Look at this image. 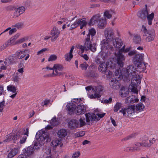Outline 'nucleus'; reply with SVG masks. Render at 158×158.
Masks as SVG:
<instances>
[{
    "label": "nucleus",
    "mask_w": 158,
    "mask_h": 158,
    "mask_svg": "<svg viewBox=\"0 0 158 158\" xmlns=\"http://www.w3.org/2000/svg\"><path fill=\"white\" fill-rule=\"evenodd\" d=\"M26 131L27 132L25 133L22 135H21L20 137V140L19 141L20 144L24 143L27 139V136H28V129H26Z\"/></svg>",
    "instance_id": "a878e982"
},
{
    "label": "nucleus",
    "mask_w": 158,
    "mask_h": 158,
    "mask_svg": "<svg viewBox=\"0 0 158 158\" xmlns=\"http://www.w3.org/2000/svg\"><path fill=\"white\" fill-rule=\"evenodd\" d=\"M99 71L102 73H106L107 69V65L105 62L102 63L98 68Z\"/></svg>",
    "instance_id": "5701e85b"
},
{
    "label": "nucleus",
    "mask_w": 158,
    "mask_h": 158,
    "mask_svg": "<svg viewBox=\"0 0 158 158\" xmlns=\"http://www.w3.org/2000/svg\"><path fill=\"white\" fill-rule=\"evenodd\" d=\"M28 40V38L27 37H25L15 41L14 42V44H13L15 45L20 44L24 42L26 40Z\"/></svg>",
    "instance_id": "a18cd8bd"
},
{
    "label": "nucleus",
    "mask_w": 158,
    "mask_h": 158,
    "mask_svg": "<svg viewBox=\"0 0 158 158\" xmlns=\"http://www.w3.org/2000/svg\"><path fill=\"white\" fill-rule=\"evenodd\" d=\"M138 80H131V85L130 89H131V91L135 94H137L138 93L137 87L141 82V80L140 79V82H138Z\"/></svg>",
    "instance_id": "9b49d317"
},
{
    "label": "nucleus",
    "mask_w": 158,
    "mask_h": 158,
    "mask_svg": "<svg viewBox=\"0 0 158 158\" xmlns=\"http://www.w3.org/2000/svg\"><path fill=\"white\" fill-rule=\"evenodd\" d=\"M60 32L58 29L56 27H53L51 31L50 35H52L51 41L52 42L55 41L59 37Z\"/></svg>",
    "instance_id": "9d476101"
},
{
    "label": "nucleus",
    "mask_w": 158,
    "mask_h": 158,
    "mask_svg": "<svg viewBox=\"0 0 158 158\" xmlns=\"http://www.w3.org/2000/svg\"><path fill=\"white\" fill-rule=\"evenodd\" d=\"M36 138L40 143L44 144L48 141H50L51 139L47 132L42 130L40 131L36 135Z\"/></svg>",
    "instance_id": "20e7f679"
},
{
    "label": "nucleus",
    "mask_w": 158,
    "mask_h": 158,
    "mask_svg": "<svg viewBox=\"0 0 158 158\" xmlns=\"http://www.w3.org/2000/svg\"><path fill=\"white\" fill-rule=\"evenodd\" d=\"M101 15L99 14H97L94 16L90 19L89 24L90 25H92L95 23H98Z\"/></svg>",
    "instance_id": "f3484780"
},
{
    "label": "nucleus",
    "mask_w": 158,
    "mask_h": 158,
    "mask_svg": "<svg viewBox=\"0 0 158 158\" xmlns=\"http://www.w3.org/2000/svg\"><path fill=\"white\" fill-rule=\"evenodd\" d=\"M88 66V64L85 62H84L83 63L81 64L80 65V67L82 70H85Z\"/></svg>",
    "instance_id": "6e6d98bb"
},
{
    "label": "nucleus",
    "mask_w": 158,
    "mask_h": 158,
    "mask_svg": "<svg viewBox=\"0 0 158 158\" xmlns=\"http://www.w3.org/2000/svg\"><path fill=\"white\" fill-rule=\"evenodd\" d=\"M136 68L133 65H131L128 66L126 69V72L123 75V80L125 81H129L131 79L133 80H138V82H140V76L137 73Z\"/></svg>",
    "instance_id": "f03ea898"
},
{
    "label": "nucleus",
    "mask_w": 158,
    "mask_h": 158,
    "mask_svg": "<svg viewBox=\"0 0 158 158\" xmlns=\"http://www.w3.org/2000/svg\"><path fill=\"white\" fill-rule=\"evenodd\" d=\"M114 74L115 78H117L119 80L122 79H123V76L122 75L121 70L120 69L116 70L114 73Z\"/></svg>",
    "instance_id": "f704fd0d"
},
{
    "label": "nucleus",
    "mask_w": 158,
    "mask_h": 158,
    "mask_svg": "<svg viewBox=\"0 0 158 158\" xmlns=\"http://www.w3.org/2000/svg\"><path fill=\"white\" fill-rule=\"evenodd\" d=\"M69 126L72 129L78 127L79 125L77 123V120H73L69 122Z\"/></svg>",
    "instance_id": "393cba45"
},
{
    "label": "nucleus",
    "mask_w": 158,
    "mask_h": 158,
    "mask_svg": "<svg viewBox=\"0 0 158 158\" xmlns=\"http://www.w3.org/2000/svg\"><path fill=\"white\" fill-rule=\"evenodd\" d=\"M15 7L13 6L10 5L5 7L6 10L7 11H12L14 10Z\"/></svg>",
    "instance_id": "e2e57ef3"
},
{
    "label": "nucleus",
    "mask_w": 158,
    "mask_h": 158,
    "mask_svg": "<svg viewBox=\"0 0 158 158\" xmlns=\"http://www.w3.org/2000/svg\"><path fill=\"white\" fill-rule=\"evenodd\" d=\"M127 100L129 103H133L135 102H137L139 100L136 98L135 96L133 95L130 96L127 98Z\"/></svg>",
    "instance_id": "c9c22d12"
},
{
    "label": "nucleus",
    "mask_w": 158,
    "mask_h": 158,
    "mask_svg": "<svg viewBox=\"0 0 158 158\" xmlns=\"http://www.w3.org/2000/svg\"><path fill=\"white\" fill-rule=\"evenodd\" d=\"M7 89L8 91H10L12 92L13 93H16V87L15 86L10 85L8 86L7 87Z\"/></svg>",
    "instance_id": "79ce46f5"
},
{
    "label": "nucleus",
    "mask_w": 158,
    "mask_h": 158,
    "mask_svg": "<svg viewBox=\"0 0 158 158\" xmlns=\"http://www.w3.org/2000/svg\"><path fill=\"white\" fill-rule=\"evenodd\" d=\"M18 152V149L17 148L12 149L9 152L8 155V157L9 158H11L15 156Z\"/></svg>",
    "instance_id": "58836bf2"
},
{
    "label": "nucleus",
    "mask_w": 158,
    "mask_h": 158,
    "mask_svg": "<svg viewBox=\"0 0 158 158\" xmlns=\"http://www.w3.org/2000/svg\"><path fill=\"white\" fill-rule=\"evenodd\" d=\"M92 89L93 91L95 93H97L100 94L103 89V87L100 85L96 86H94L92 87Z\"/></svg>",
    "instance_id": "bb28decb"
},
{
    "label": "nucleus",
    "mask_w": 158,
    "mask_h": 158,
    "mask_svg": "<svg viewBox=\"0 0 158 158\" xmlns=\"http://www.w3.org/2000/svg\"><path fill=\"white\" fill-rule=\"evenodd\" d=\"M50 123L52 126H56L58 124L59 122L56 119V117H54L51 120Z\"/></svg>",
    "instance_id": "603ef678"
},
{
    "label": "nucleus",
    "mask_w": 158,
    "mask_h": 158,
    "mask_svg": "<svg viewBox=\"0 0 158 158\" xmlns=\"http://www.w3.org/2000/svg\"><path fill=\"white\" fill-rule=\"evenodd\" d=\"M80 155V152H77L73 154L72 158H78Z\"/></svg>",
    "instance_id": "774afa93"
},
{
    "label": "nucleus",
    "mask_w": 158,
    "mask_h": 158,
    "mask_svg": "<svg viewBox=\"0 0 158 158\" xmlns=\"http://www.w3.org/2000/svg\"><path fill=\"white\" fill-rule=\"evenodd\" d=\"M125 46H124L119 51V54L117 56V63L118 65L123 67L124 65V61L125 60V57L121 52H123L125 50Z\"/></svg>",
    "instance_id": "0eeeda50"
},
{
    "label": "nucleus",
    "mask_w": 158,
    "mask_h": 158,
    "mask_svg": "<svg viewBox=\"0 0 158 158\" xmlns=\"http://www.w3.org/2000/svg\"><path fill=\"white\" fill-rule=\"evenodd\" d=\"M86 121L87 122L98 120V118L95 114L92 113H88L85 114Z\"/></svg>",
    "instance_id": "ddd939ff"
},
{
    "label": "nucleus",
    "mask_w": 158,
    "mask_h": 158,
    "mask_svg": "<svg viewBox=\"0 0 158 158\" xmlns=\"http://www.w3.org/2000/svg\"><path fill=\"white\" fill-rule=\"evenodd\" d=\"M110 85L112 88L115 89H119L120 87V83L116 79H112L110 83Z\"/></svg>",
    "instance_id": "4468645a"
},
{
    "label": "nucleus",
    "mask_w": 158,
    "mask_h": 158,
    "mask_svg": "<svg viewBox=\"0 0 158 158\" xmlns=\"http://www.w3.org/2000/svg\"><path fill=\"white\" fill-rule=\"evenodd\" d=\"M21 77L22 74L17 73L13 78L14 81L15 82H18L19 81Z\"/></svg>",
    "instance_id": "de8ad7c7"
},
{
    "label": "nucleus",
    "mask_w": 158,
    "mask_h": 158,
    "mask_svg": "<svg viewBox=\"0 0 158 158\" xmlns=\"http://www.w3.org/2000/svg\"><path fill=\"white\" fill-rule=\"evenodd\" d=\"M78 124L79 125V127H81L85 125L86 124L85 119L84 117L81 118L79 120H77Z\"/></svg>",
    "instance_id": "a19ab883"
},
{
    "label": "nucleus",
    "mask_w": 158,
    "mask_h": 158,
    "mask_svg": "<svg viewBox=\"0 0 158 158\" xmlns=\"http://www.w3.org/2000/svg\"><path fill=\"white\" fill-rule=\"evenodd\" d=\"M89 38L86 39V41H85V50H90L91 51L94 52L96 50V46L95 44H92L91 41H89Z\"/></svg>",
    "instance_id": "6e6552de"
},
{
    "label": "nucleus",
    "mask_w": 158,
    "mask_h": 158,
    "mask_svg": "<svg viewBox=\"0 0 158 158\" xmlns=\"http://www.w3.org/2000/svg\"><path fill=\"white\" fill-rule=\"evenodd\" d=\"M23 23H22L19 22L15 24L14 27H16L18 28H20L23 27Z\"/></svg>",
    "instance_id": "69168bd1"
},
{
    "label": "nucleus",
    "mask_w": 158,
    "mask_h": 158,
    "mask_svg": "<svg viewBox=\"0 0 158 158\" xmlns=\"http://www.w3.org/2000/svg\"><path fill=\"white\" fill-rule=\"evenodd\" d=\"M147 5H145V9L139 11L138 13V16L140 18L143 19H145L148 14L147 10Z\"/></svg>",
    "instance_id": "a211bd4d"
},
{
    "label": "nucleus",
    "mask_w": 158,
    "mask_h": 158,
    "mask_svg": "<svg viewBox=\"0 0 158 158\" xmlns=\"http://www.w3.org/2000/svg\"><path fill=\"white\" fill-rule=\"evenodd\" d=\"M133 41L136 44L139 43L141 41L140 36L138 35H135L133 38Z\"/></svg>",
    "instance_id": "09e8293b"
},
{
    "label": "nucleus",
    "mask_w": 158,
    "mask_h": 158,
    "mask_svg": "<svg viewBox=\"0 0 158 158\" xmlns=\"http://www.w3.org/2000/svg\"><path fill=\"white\" fill-rule=\"evenodd\" d=\"M49 104H51L50 103V100H45L42 102V105L43 106H47L49 105Z\"/></svg>",
    "instance_id": "052dcab7"
},
{
    "label": "nucleus",
    "mask_w": 158,
    "mask_h": 158,
    "mask_svg": "<svg viewBox=\"0 0 158 158\" xmlns=\"http://www.w3.org/2000/svg\"><path fill=\"white\" fill-rule=\"evenodd\" d=\"M116 40L114 39L113 41H110L104 39L101 41V52L103 57L105 58L108 56V54H106V53H108V51L110 50H113V46L117 49H119L121 47V46L118 47L117 46H116L117 44H118V43H116Z\"/></svg>",
    "instance_id": "f257e3e1"
},
{
    "label": "nucleus",
    "mask_w": 158,
    "mask_h": 158,
    "mask_svg": "<svg viewBox=\"0 0 158 158\" xmlns=\"http://www.w3.org/2000/svg\"><path fill=\"white\" fill-rule=\"evenodd\" d=\"M143 54H136L134 57V60L137 62H142L143 58Z\"/></svg>",
    "instance_id": "c85d7f7f"
},
{
    "label": "nucleus",
    "mask_w": 158,
    "mask_h": 158,
    "mask_svg": "<svg viewBox=\"0 0 158 158\" xmlns=\"http://www.w3.org/2000/svg\"><path fill=\"white\" fill-rule=\"evenodd\" d=\"M64 57L66 61H70L73 57L72 53L69 52V53L65 54L64 56Z\"/></svg>",
    "instance_id": "8fccbe9b"
},
{
    "label": "nucleus",
    "mask_w": 158,
    "mask_h": 158,
    "mask_svg": "<svg viewBox=\"0 0 158 158\" xmlns=\"http://www.w3.org/2000/svg\"><path fill=\"white\" fill-rule=\"evenodd\" d=\"M86 106L80 105L77 106V114L78 115L83 114L86 110Z\"/></svg>",
    "instance_id": "6ab92c4d"
},
{
    "label": "nucleus",
    "mask_w": 158,
    "mask_h": 158,
    "mask_svg": "<svg viewBox=\"0 0 158 158\" xmlns=\"http://www.w3.org/2000/svg\"><path fill=\"white\" fill-rule=\"evenodd\" d=\"M18 58L15 53L12 56H10L6 60L4 63L6 65H8L9 64L15 63Z\"/></svg>",
    "instance_id": "f8f14e48"
},
{
    "label": "nucleus",
    "mask_w": 158,
    "mask_h": 158,
    "mask_svg": "<svg viewBox=\"0 0 158 158\" xmlns=\"http://www.w3.org/2000/svg\"><path fill=\"white\" fill-rule=\"evenodd\" d=\"M98 27L100 29L104 28L106 25V19L105 18H102L99 19L98 23Z\"/></svg>",
    "instance_id": "412c9836"
},
{
    "label": "nucleus",
    "mask_w": 158,
    "mask_h": 158,
    "mask_svg": "<svg viewBox=\"0 0 158 158\" xmlns=\"http://www.w3.org/2000/svg\"><path fill=\"white\" fill-rule=\"evenodd\" d=\"M123 106V104L121 102H117L114 107V111L117 112L119 109Z\"/></svg>",
    "instance_id": "37998d69"
},
{
    "label": "nucleus",
    "mask_w": 158,
    "mask_h": 158,
    "mask_svg": "<svg viewBox=\"0 0 158 158\" xmlns=\"http://www.w3.org/2000/svg\"><path fill=\"white\" fill-rule=\"evenodd\" d=\"M76 105L74 103H69L66 106L67 110L68 111L69 114H71L75 110Z\"/></svg>",
    "instance_id": "2eb2a0df"
},
{
    "label": "nucleus",
    "mask_w": 158,
    "mask_h": 158,
    "mask_svg": "<svg viewBox=\"0 0 158 158\" xmlns=\"http://www.w3.org/2000/svg\"><path fill=\"white\" fill-rule=\"evenodd\" d=\"M57 58V56L55 55H52L50 56L48 59V61H52L56 60Z\"/></svg>",
    "instance_id": "bf43d9fd"
},
{
    "label": "nucleus",
    "mask_w": 158,
    "mask_h": 158,
    "mask_svg": "<svg viewBox=\"0 0 158 158\" xmlns=\"http://www.w3.org/2000/svg\"><path fill=\"white\" fill-rule=\"evenodd\" d=\"M78 26V24L77 20L73 23H71V25L69 28V30H72L76 28Z\"/></svg>",
    "instance_id": "3c124183"
},
{
    "label": "nucleus",
    "mask_w": 158,
    "mask_h": 158,
    "mask_svg": "<svg viewBox=\"0 0 158 158\" xmlns=\"http://www.w3.org/2000/svg\"><path fill=\"white\" fill-rule=\"evenodd\" d=\"M22 134L19 131L18 132H16L15 133L12 134V140H15L19 139Z\"/></svg>",
    "instance_id": "ea45409f"
},
{
    "label": "nucleus",
    "mask_w": 158,
    "mask_h": 158,
    "mask_svg": "<svg viewBox=\"0 0 158 158\" xmlns=\"http://www.w3.org/2000/svg\"><path fill=\"white\" fill-rule=\"evenodd\" d=\"M67 134V131L64 129H60L57 132L58 135L60 138L65 137Z\"/></svg>",
    "instance_id": "2f4dec72"
},
{
    "label": "nucleus",
    "mask_w": 158,
    "mask_h": 158,
    "mask_svg": "<svg viewBox=\"0 0 158 158\" xmlns=\"http://www.w3.org/2000/svg\"><path fill=\"white\" fill-rule=\"evenodd\" d=\"M34 151V148L33 147H28L25 149V152L24 154L25 156H29L33 154Z\"/></svg>",
    "instance_id": "b1692460"
},
{
    "label": "nucleus",
    "mask_w": 158,
    "mask_h": 158,
    "mask_svg": "<svg viewBox=\"0 0 158 158\" xmlns=\"http://www.w3.org/2000/svg\"><path fill=\"white\" fill-rule=\"evenodd\" d=\"M144 108V105L141 103H138L136 106L135 109L136 110L139 112L142 111Z\"/></svg>",
    "instance_id": "c03bdc74"
},
{
    "label": "nucleus",
    "mask_w": 158,
    "mask_h": 158,
    "mask_svg": "<svg viewBox=\"0 0 158 158\" xmlns=\"http://www.w3.org/2000/svg\"><path fill=\"white\" fill-rule=\"evenodd\" d=\"M78 48L81 51V54H82L84 52V50H85V43H84V46L82 45H79L78 46Z\"/></svg>",
    "instance_id": "680f3d73"
},
{
    "label": "nucleus",
    "mask_w": 158,
    "mask_h": 158,
    "mask_svg": "<svg viewBox=\"0 0 158 158\" xmlns=\"http://www.w3.org/2000/svg\"><path fill=\"white\" fill-rule=\"evenodd\" d=\"M137 67L136 68V71L141 72H144L146 69L145 64L143 62H138L136 63Z\"/></svg>",
    "instance_id": "dca6fc26"
},
{
    "label": "nucleus",
    "mask_w": 158,
    "mask_h": 158,
    "mask_svg": "<svg viewBox=\"0 0 158 158\" xmlns=\"http://www.w3.org/2000/svg\"><path fill=\"white\" fill-rule=\"evenodd\" d=\"M104 35L106 37V40L109 41H113L114 40H116V43H118L116 46L118 47L121 46L122 44V41L121 39L118 37H115L113 30L111 29H106L104 32Z\"/></svg>",
    "instance_id": "7ed1b4c3"
},
{
    "label": "nucleus",
    "mask_w": 158,
    "mask_h": 158,
    "mask_svg": "<svg viewBox=\"0 0 158 158\" xmlns=\"http://www.w3.org/2000/svg\"><path fill=\"white\" fill-rule=\"evenodd\" d=\"M154 138H153L152 140L151 139H147L146 140H145L142 143V147H145L147 148L150 147L151 145L153 143V141H155Z\"/></svg>",
    "instance_id": "aec40b11"
},
{
    "label": "nucleus",
    "mask_w": 158,
    "mask_h": 158,
    "mask_svg": "<svg viewBox=\"0 0 158 158\" xmlns=\"http://www.w3.org/2000/svg\"><path fill=\"white\" fill-rule=\"evenodd\" d=\"M115 12L113 10H106L104 12V15L107 19H109L111 18L113 14L115 15Z\"/></svg>",
    "instance_id": "473e14b6"
},
{
    "label": "nucleus",
    "mask_w": 158,
    "mask_h": 158,
    "mask_svg": "<svg viewBox=\"0 0 158 158\" xmlns=\"http://www.w3.org/2000/svg\"><path fill=\"white\" fill-rule=\"evenodd\" d=\"M64 67L63 65L60 64H56L54 65V71H53V76H60L62 74L61 72H58V71H61L63 70Z\"/></svg>",
    "instance_id": "1a4fd4ad"
},
{
    "label": "nucleus",
    "mask_w": 158,
    "mask_h": 158,
    "mask_svg": "<svg viewBox=\"0 0 158 158\" xmlns=\"http://www.w3.org/2000/svg\"><path fill=\"white\" fill-rule=\"evenodd\" d=\"M154 15L153 13H152L151 14L148 15H147V17L148 22V24L149 25H151L152 24V22L154 18Z\"/></svg>",
    "instance_id": "e433bc0d"
},
{
    "label": "nucleus",
    "mask_w": 158,
    "mask_h": 158,
    "mask_svg": "<svg viewBox=\"0 0 158 158\" xmlns=\"http://www.w3.org/2000/svg\"><path fill=\"white\" fill-rule=\"evenodd\" d=\"M124 150L127 152H134L133 147H127L125 148Z\"/></svg>",
    "instance_id": "0e129e2a"
},
{
    "label": "nucleus",
    "mask_w": 158,
    "mask_h": 158,
    "mask_svg": "<svg viewBox=\"0 0 158 158\" xmlns=\"http://www.w3.org/2000/svg\"><path fill=\"white\" fill-rule=\"evenodd\" d=\"M100 94L97 93H95L94 94H92L90 95L89 96V97L90 98H100Z\"/></svg>",
    "instance_id": "4d7b16f0"
},
{
    "label": "nucleus",
    "mask_w": 158,
    "mask_h": 158,
    "mask_svg": "<svg viewBox=\"0 0 158 158\" xmlns=\"http://www.w3.org/2000/svg\"><path fill=\"white\" fill-rule=\"evenodd\" d=\"M26 51L25 50H22L17 52L15 54L18 59H22L26 55Z\"/></svg>",
    "instance_id": "cd10ccee"
},
{
    "label": "nucleus",
    "mask_w": 158,
    "mask_h": 158,
    "mask_svg": "<svg viewBox=\"0 0 158 158\" xmlns=\"http://www.w3.org/2000/svg\"><path fill=\"white\" fill-rule=\"evenodd\" d=\"M17 9L21 14L23 13L25 10V8L23 6H21Z\"/></svg>",
    "instance_id": "338daca9"
},
{
    "label": "nucleus",
    "mask_w": 158,
    "mask_h": 158,
    "mask_svg": "<svg viewBox=\"0 0 158 158\" xmlns=\"http://www.w3.org/2000/svg\"><path fill=\"white\" fill-rule=\"evenodd\" d=\"M14 10H15V11L13 14V18H16L21 15V14L20 13L17 8H15Z\"/></svg>",
    "instance_id": "864d4df0"
},
{
    "label": "nucleus",
    "mask_w": 158,
    "mask_h": 158,
    "mask_svg": "<svg viewBox=\"0 0 158 158\" xmlns=\"http://www.w3.org/2000/svg\"><path fill=\"white\" fill-rule=\"evenodd\" d=\"M142 147V143L139 142L135 143L133 145L134 152L139 151L141 149Z\"/></svg>",
    "instance_id": "72a5a7b5"
},
{
    "label": "nucleus",
    "mask_w": 158,
    "mask_h": 158,
    "mask_svg": "<svg viewBox=\"0 0 158 158\" xmlns=\"http://www.w3.org/2000/svg\"><path fill=\"white\" fill-rule=\"evenodd\" d=\"M142 30L146 36L145 40L147 42H149L154 40L155 33L154 29H151L148 31L146 27L143 26Z\"/></svg>",
    "instance_id": "39448f33"
},
{
    "label": "nucleus",
    "mask_w": 158,
    "mask_h": 158,
    "mask_svg": "<svg viewBox=\"0 0 158 158\" xmlns=\"http://www.w3.org/2000/svg\"><path fill=\"white\" fill-rule=\"evenodd\" d=\"M119 112L122 113L124 116H127L129 117L132 116L135 114V106H130L127 108H123Z\"/></svg>",
    "instance_id": "423d86ee"
},
{
    "label": "nucleus",
    "mask_w": 158,
    "mask_h": 158,
    "mask_svg": "<svg viewBox=\"0 0 158 158\" xmlns=\"http://www.w3.org/2000/svg\"><path fill=\"white\" fill-rule=\"evenodd\" d=\"M96 31L94 28H91L89 29V33L85 37V41H86V39L89 38V41H92V39H90V35H91L92 37L94 36L96 34Z\"/></svg>",
    "instance_id": "4be33fe9"
},
{
    "label": "nucleus",
    "mask_w": 158,
    "mask_h": 158,
    "mask_svg": "<svg viewBox=\"0 0 158 158\" xmlns=\"http://www.w3.org/2000/svg\"><path fill=\"white\" fill-rule=\"evenodd\" d=\"M61 139H55L52 141L51 142V146L54 147L58 145H60L61 147L62 144H61Z\"/></svg>",
    "instance_id": "7c9ffc66"
},
{
    "label": "nucleus",
    "mask_w": 158,
    "mask_h": 158,
    "mask_svg": "<svg viewBox=\"0 0 158 158\" xmlns=\"http://www.w3.org/2000/svg\"><path fill=\"white\" fill-rule=\"evenodd\" d=\"M19 36V35H18L14 36L12 38H11L10 40H9L4 45H6V47H8L9 45H10V44L12 45H14L13 44H14V43H13V41H14Z\"/></svg>",
    "instance_id": "4c0bfd02"
},
{
    "label": "nucleus",
    "mask_w": 158,
    "mask_h": 158,
    "mask_svg": "<svg viewBox=\"0 0 158 158\" xmlns=\"http://www.w3.org/2000/svg\"><path fill=\"white\" fill-rule=\"evenodd\" d=\"M85 134V132L84 131H80L76 133L75 134V136L77 137H81L84 136Z\"/></svg>",
    "instance_id": "5fc2aeb1"
},
{
    "label": "nucleus",
    "mask_w": 158,
    "mask_h": 158,
    "mask_svg": "<svg viewBox=\"0 0 158 158\" xmlns=\"http://www.w3.org/2000/svg\"><path fill=\"white\" fill-rule=\"evenodd\" d=\"M129 93L127 89H126L124 87H122L120 89V93L121 97H127Z\"/></svg>",
    "instance_id": "c756f323"
},
{
    "label": "nucleus",
    "mask_w": 158,
    "mask_h": 158,
    "mask_svg": "<svg viewBox=\"0 0 158 158\" xmlns=\"http://www.w3.org/2000/svg\"><path fill=\"white\" fill-rule=\"evenodd\" d=\"M77 21L78 25H86L87 24V22L86 20V19L85 18L79 19L77 20Z\"/></svg>",
    "instance_id": "49530a36"
},
{
    "label": "nucleus",
    "mask_w": 158,
    "mask_h": 158,
    "mask_svg": "<svg viewBox=\"0 0 158 158\" xmlns=\"http://www.w3.org/2000/svg\"><path fill=\"white\" fill-rule=\"evenodd\" d=\"M12 134L7 135L6 139L4 140V142H8L12 140Z\"/></svg>",
    "instance_id": "13d9d810"
}]
</instances>
